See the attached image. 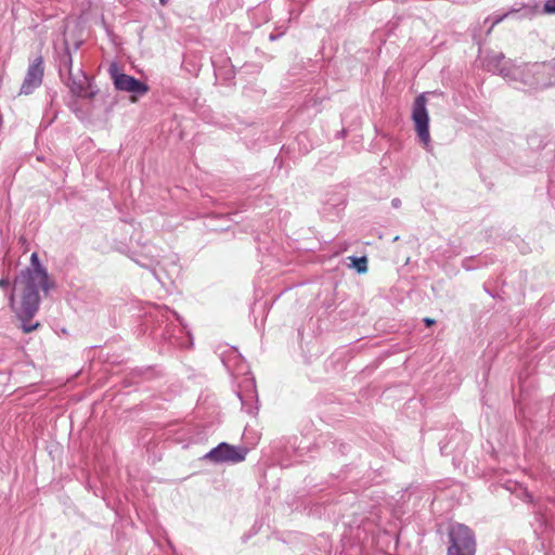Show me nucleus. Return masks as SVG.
I'll return each mask as SVG.
<instances>
[{"label":"nucleus","instance_id":"obj_13","mask_svg":"<svg viewBox=\"0 0 555 555\" xmlns=\"http://www.w3.org/2000/svg\"><path fill=\"white\" fill-rule=\"evenodd\" d=\"M506 16H507V14H504V15H501V16L495 17V18H494V21L492 22V25H491V27H490V29H489V31H488V33H490V31L492 30V28H493L495 25H498L499 23H501V22H502Z\"/></svg>","mask_w":555,"mask_h":555},{"label":"nucleus","instance_id":"obj_21","mask_svg":"<svg viewBox=\"0 0 555 555\" xmlns=\"http://www.w3.org/2000/svg\"><path fill=\"white\" fill-rule=\"evenodd\" d=\"M37 159L41 162V160H43V157L42 156H38Z\"/></svg>","mask_w":555,"mask_h":555},{"label":"nucleus","instance_id":"obj_20","mask_svg":"<svg viewBox=\"0 0 555 555\" xmlns=\"http://www.w3.org/2000/svg\"><path fill=\"white\" fill-rule=\"evenodd\" d=\"M159 2H160L162 5H167L168 0H159Z\"/></svg>","mask_w":555,"mask_h":555},{"label":"nucleus","instance_id":"obj_6","mask_svg":"<svg viewBox=\"0 0 555 555\" xmlns=\"http://www.w3.org/2000/svg\"><path fill=\"white\" fill-rule=\"evenodd\" d=\"M44 74L43 60L41 56L36 57L28 66L25 78L21 86L20 94L28 95L35 89L41 86Z\"/></svg>","mask_w":555,"mask_h":555},{"label":"nucleus","instance_id":"obj_11","mask_svg":"<svg viewBox=\"0 0 555 555\" xmlns=\"http://www.w3.org/2000/svg\"><path fill=\"white\" fill-rule=\"evenodd\" d=\"M23 321L22 328L25 333H30L39 326V323L29 324L31 319H21Z\"/></svg>","mask_w":555,"mask_h":555},{"label":"nucleus","instance_id":"obj_5","mask_svg":"<svg viewBox=\"0 0 555 555\" xmlns=\"http://www.w3.org/2000/svg\"><path fill=\"white\" fill-rule=\"evenodd\" d=\"M247 449L230 446L225 442L209 451L205 457L215 463L231 462L238 463L245 460Z\"/></svg>","mask_w":555,"mask_h":555},{"label":"nucleus","instance_id":"obj_3","mask_svg":"<svg viewBox=\"0 0 555 555\" xmlns=\"http://www.w3.org/2000/svg\"><path fill=\"white\" fill-rule=\"evenodd\" d=\"M65 66L68 70L66 86L69 88L70 93L78 98H93L95 95V91L91 90L88 76L81 69H77L76 72L73 70L70 56L68 57Z\"/></svg>","mask_w":555,"mask_h":555},{"label":"nucleus","instance_id":"obj_17","mask_svg":"<svg viewBox=\"0 0 555 555\" xmlns=\"http://www.w3.org/2000/svg\"><path fill=\"white\" fill-rule=\"evenodd\" d=\"M429 142H430V141H427V140H424V141H423L424 147H425L426 150H428V147H429Z\"/></svg>","mask_w":555,"mask_h":555},{"label":"nucleus","instance_id":"obj_12","mask_svg":"<svg viewBox=\"0 0 555 555\" xmlns=\"http://www.w3.org/2000/svg\"><path fill=\"white\" fill-rule=\"evenodd\" d=\"M543 11L547 14H555V0H546Z\"/></svg>","mask_w":555,"mask_h":555},{"label":"nucleus","instance_id":"obj_7","mask_svg":"<svg viewBox=\"0 0 555 555\" xmlns=\"http://www.w3.org/2000/svg\"><path fill=\"white\" fill-rule=\"evenodd\" d=\"M109 73L113 78L115 88L120 91L144 94L149 90L146 85L135 79L134 77L119 73L116 65L111 66Z\"/></svg>","mask_w":555,"mask_h":555},{"label":"nucleus","instance_id":"obj_9","mask_svg":"<svg viewBox=\"0 0 555 555\" xmlns=\"http://www.w3.org/2000/svg\"><path fill=\"white\" fill-rule=\"evenodd\" d=\"M30 261H31V266H33V269H27L25 271H23L18 276H34L35 273L37 272H42L46 276H49L46 269L40 264L39 262V258H38V255L36 253H34L30 257Z\"/></svg>","mask_w":555,"mask_h":555},{"label":"nucleus","instance_id":"obj_2","mask_svg":"<svg viewBox=\"0 0 555 555\" xmlns=\"http://www.w3.org/2000/svg\"><path fill=\"white\" fill-rule=\"evenodd\" d=\"M450 552L474 553L477 551V542L475 534L470 528L465 525L456 524L451 526L449 530Z\"/></svg>","mask_w":555,"mask_h":555},{"label":"nucleus","instance_id":"obj_15","mask_svg":"<svg viewBox=\"0 0 555 555\" xmlns=\"http://www.w3.org/2000/svg\"><path fill=\"white\" fill-rule=\"evenodd\" d=\"M424 323H425L427 326H431L433 324H435V320L429 319V318H425V319H424Z\"/></svg>","mask_w":555,"mask_h":555},{"label":"nucleus","instance_id":"obj_19","mask_svg":"<svg viewBox=\"0 0 555 555\" xmlns=\"http://www.w3.org/2000/svg\"><path fill=\"white\" fill-rule=\"evenodd\" d=\"M399 203H400V201H399V199H393V201H392V204H393V206H396V207H398Z\"/></svg>","mask_w":555,"mask_h":555},{"label":"nucleus","instance_id":"obj_16","mask_svg":"<svg viewBox=\"0 0 555 555\" xmlns=\"http://www.w3.org/2000/svg\"><path fill=\"white\" fill-rule=\"evenodd\" d=\"M9 285V282L7 280H0V287H5Z\"/></svg>","mask_w":555,"mask_h":555},{"label":"nucleus","instance_id":"obj_10","mask_svg":"<svg viewBox=\"0 0 555 555\" xmlns=\"http://www.w3.org/2000/svg\"><path fill=\"white\" fill-rule=\"evenodd\" d=\"M353 267L357 269L359 273H365L367 271V259L366 257H350Z\"/></svg>","mask_w":555,"mask_h":555},{"label":"nucleus","instance_id":"obj_1","mask_svg":"<svg viewBox=\"0 0 555 555\" xmlns=\"http://www.w3.org/2000/svg\"><path fill=\"white\" fill-rule=\"evenodd\" d=\"M53 286L49 276L37 272L34 276H17L14 283V293L21 296V308L16 310L20 319H33L38 311L40 297L39 288L48 292Z\"/></svg>","mask_w":555,"mask_h":555},{"label":"nucleus","instance_id":"obj_18","mask_svg":"<svg viewBox=\"0 0 555 555\" xmlns=\"http://www.w3.org/2000/svg\"><path fill=\"white\" fill-rule=\"evenodd\" d=\"M10 302H11V305L13 306V304H14V293H12V294L10 295Z\"/></svg>","mask_w":555,"mask_h":555},{"label":"nucleus","instance_id":"obj_8","mask_svg":"<svg viewBox=\"0 0 555 555\" xmlns=\"http://www.w3.org/2000/svg\"><path fill=\"white\" fill-rule=\"evenodd\" d=\"M412 118L415 124V129L420 139H428V113L426 109V98L424 94L418 95L413 104Z\"/></svg>","mask_w":555,"mask_h":555},{"label":"nucleus","instance_id":"obj_14","mask_svg":"<svg viewBox=\"0 0 555 555\" xmlns=\"http://www.w3.org/2000/svg\"><path fill=\"white\" fill-rule=\"evenodd\" d=\"M447 555H476V554H474V553H461V552H455V551L454 552L448 551Z\"/></svg>","mask_w":555,"mask_h":555},{"label":"nucleus","instance_id":"obj_4","mask_svg":"<svg viewBox=\"0 0 555 555\" xmlns=\"http://www.w3.org/2000/svg\"><path fill=\"white\" fill-rule=\"evenodd\" d=\"M528 75H532V80L526 82L538 88H550L555 86V64L552 63H534L528 67Z\"/></svg>","mask_w":555,"mask_h":555}]
</instances>
